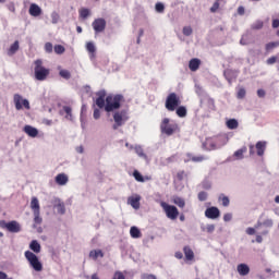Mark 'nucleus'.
<instances>
[{
    "instance_id": "1",
    "label": "nucleus",
    "mask_w": 279,
    "mask_h": 279,
    "mask_svg": "<svg viewBox=\"0 0 279 279\" xmlns=\"http://www.w3.org/2000/svg\"><path fill=\"white\" fill-rule=\"evenodd\" d=\"M125 102V97L123 94H109L106 97V112H114V110H119L121 108V104Z\"/></svg>"
},
{
    "instance_id": "2",
    "label": "nucleus",
    "mask_w": 279,
    "mask_h": 279,
    "mask_svg": "<svg viewBox=\"0 0 279 279\" xmlns=\"http://www.w3.org/2000/svg\"><path fill=\"white\" fill-rule=\"evenodd\" d=\"M34 64H35V68H34L35 80H37V82H45V80L49 77L51 70H49L48 68H45L40 59L35 60Z\"/></svg>"
},
{
    "instance_id": "3",
    "label": "nucleus",
    "mask_w": 279,
    "mask_h": 279,
    "mask_svg": "<svg viewBox=\"0 0 279 279\" xmlns=\"http://www.w3.org/2000/svg\"><path fill=\"white\" fill-rule=\"evenodd\" d=\"M130 120V114L128 113V110L122 109L120 111H116L113 113V130H119L122 125H125V122Z\"/></svg>"
},
{
    "instance_id": "4",
    "label": "nucleus",
    "mask_w": 279,
    "mask_h": 279,
    "mask_svg": "<svg viewBox=\"0 0 279 279\" xmlns=\"http://www.w3.org/2000/svg\"><path fill=\"white\" fill-rule=\"evenodd\" d=\"M160 206H161L162 210L166 213V217L168 219H171V221H175V219H178V217H180V211L178 210V207H175L173 205H169L165 202H161Z\"/></svg>"
},
{
    "instance_id": "5",
    "label": "nucleus",
    "mask_w": 279,
    "mask_h": 279,
    "mask_svg": "<svg viewBox=\"0 0 279 279\" xmlns=\"http://www.w3.org/2000/svg\"><path fill=\"white\" fill-rule=\"evenodd\" d=\"M180 104H182V100H180V96H178L175 93H170L166 98V108L169 110V112L177 110Z\"/></svg>"
},
{
    "instance_id": "6",
    "label": "nucleus",
    "mask_w": 279,
    "mask_h": 279,
    "mask_svg": "<svg viewBox=\"0 0 279 279\" xmlns=\"http://www.w3.org/2000/svg\"><path fill=\"white\" fill-rule=\"evenodd\" d=\"M24 256H25L26 260L29 263L31 267H33V269L35 271L43 270V263H40V259H38V256H36V254H34L31 251H26L24 253Z\"/></svg>"
},
{
    "instance_id": "7",
    "label": "nucleus",
    "mask_w": 279,
    "mask_h": 279,
    "mask_svg": "<svg viewBox=\"0 0 279 279\" xmlns=\"http://www.w3.org/2000/svg\"><path fill=\"white\" fill-rule=\"evenodd\" d=\"M160 130L162 134H166L167 136H172V134H175V132L178 131V124L170 123L169 118H165L160 124Z\"/></svg>"
},
{
    "instance_id": "8",
    "label": "nucleus",
    "mask_w": 279,
    "mask_h": 279,
    "mask_svg": "<svg viewBox=\"0 0 279 279\" xmlns=\"http://www.w3.org/2000/svg\"><path fill=\"white\" fill-rule=\"evenodd\" d=\"M13 101L15 104V110H23L25 108L26 110H29V100L23 98L21 94H15L13 96Z\"/></svg>"
},
{
    "instance_id": "9",
    "label": "nucleus",
    "mask_w": 279,
    "mask_h": 279,
    "mask_svg": "<svg viewBox=\"0 0 279 279\" xmlns=\"http://www.w3.org/2000/svg\"><path fill=\"white\" fill-rule=\"evenodd\" d=\"M92 27L95 34H101L102 32H106V20H104V17L94 20Z\"/></svg>"
},
{
    "instance_id": "10",
    "label": "nucleus",
    "mask_w": 279,
    "mask_h": 279,
    "mask_svg": "<svg viewBox=\"0 0 279 279\" xmlns=\"http://www.w3.org/2000/svg\"><path fill=\"white\" fill-rule=\"evenodd\" d=\"M1 228H7L9 232H21V226L16 221L7 222L4 220L0 221Z\"/></svg>"
},
{
    "instance_id": "11",
    "label": "nucleus",
    "mask_w": 279,
    "mask_h": 279,
    "mask_svg": "<svg viewBox=\"0 0 279 279\" xmlns=\"http://www.w3.org/2000/svg\"><path fill=\"white\" fill-rule=\"evenodd\" d=\"M205 217H207V219H219L221 211L217 207H208L205 210Z\"/></svg>"
},
{
    "instance_id": "12",
    "label": "nucleus",
    "mask_w": 279,
    "mask_h": 279,
    "mask_svg": "<svg viewBox=\"0 0 279 279\" xmlns=\"http://www.w3.org/2000/svg\"><path fill=\"white\" fill-rule=\"evenodd\" d=\"M217 143H218L217 137H207L205 140V142L203 143V146L208 151H213V150L217 149Z\"/></svg>"
},
{
    "instance_id": "13",
    "label": "nucleus",
    "mask_w": 279,
    "mask_h": 279,
    "mask_svg": "<svg viewBox=\"0 0 279 279\" xmlns=\"http://www.w3.org/2000/svg\"><path fill=\"white\" fill-rule=\"evenodd\" d=\"M23 132L27 134V136H31V138H36V136H38V129L29 124L24 126Z\"/></svg>"
},
{
    "instance_id": "14",
    "label": "nucleus",
    "mask_w": 279,
    "mask_h": 279,
    "mask_svg": "<svg viewBox=\"0 0 279 279\" xmlns=\"http://www.w3.org/2000/svg\"><path fill=\"white\" fill-rule=\"evenodd\" d=\"M53 206L54 208H57V211L59 215H64V213H66V207L64 206V202L60 201V198L54 199Z\"/></svg>"
},
{
    "instance_id": "15",
    "label": "nucleus",
    "mask_w": 279,
    "mask_h": 279,
    "mask_svg": "<svg viewBox=\"0 0 279 279\" xmlns=\"http://www.w3.org/2000/svg\"><path fill=\"white\" fill-rule=\"evenodd\" d=\"M28 12L31 16H40V14H43V9H40L38 4L32 3Z\"/></svg>"
},
{
    "instance_id": "16",
    "label": "nucleus",
    "mask_w": 279,
    "mask_h": 279,
    "mask_svg": "<svg viewBox=\"0 0 279 279\" xmlns=\"http://www.w3.org/2000/svg\"><path fill=\"white\" fill-rule=\"evenodd\" d=\"M54 181L59 186H64L69 182V177L65 173H59Z\"/></svg>"
},
{
    "instance_id": "17",
    "label": "nucleus",
    "mask_w": 279,
    "mask_h": 279,
    "mask_svg": "<svg viewBox=\"0 0 279 279\" xmlns=\"http://www.w3.org/2000/svg\"><path fill=\"white\" fill-rule=\"evenodd\" d=\"M183 253L185 256V260H194L195 259V253L193 252V248H191V246H184Z\"/></svg>"
},
{
    "instance_id": "18",
    "label": "nucleus",
    "mask_w": 279,
    "mask_h": 279,
    "mask_svg": "<svg viewBox=\"0 0 279 279\" xmlns=\"http://www.w3.org/2000/svg\"><path fill=\"white\" fill-rule=\"evenodd\" d=\"M255 148L257 149V156H265V149H267V142H257Z\"/></svg>"
},
{
    "instance_id": "19",
    "label": "nucleus",
    "mask_w": 279,
    "mask_h": 279,
    "mask_svg": "<svg viewBox=\"0 0 279 279\" xmlns=\"http://www.w3.org/2000/svg\"><path fill=\"white\" fill-rule=\"evenodd\" d=\"M236 271L241 276H247L250 275V266H247V264H239L236 267Z\"/></svg>"
},
{
    "instance_id": "20",
    "label": "nucleus",
    "mask_w": 279,
    "mask_h": 279,
    "mask_svg": "<svg viewBox=\"0 0 279 279\" xmlns=\"http://www.w3.org/2000/svg\"><path fill=\"white\" fill-rule=\"evenodd\" d=\"M202 64V61L197 58L191 59L190 63H189V69L190 71H197V69H199V65Z\"/></svg>"
},
{
    "instance_id": "21",
    "label": "nucleus",
    "mask_w": 279,
    "mask_h": 279,
    "mask_svg": "<svg viewBox=\"0 0 279 279\" xmlns=\"http://www.w3.org/2000/svg\"><path fill=\"white\" fill-rule=\"evenodd\" d=\"M86 51L89 53L90 58H95V53L97 52V47H95V44L93 41L86 43Z\"/></svg>"
},
{
    "instance_id": "22",
    "label": "nucleus",
    "mask_w": 279,
    "mask_h": 279,
    "mask_svg": "<svg viewBox=\"0 0 279 279\" xmlns=\"http://www.w3.org/2000/svg\"><path fill=\"white\" fill-rule=\"evenodd\" d=\"M133 177L136 180V182H147V181L151 180V177H143V174H141V172H138V170L133 171Z\"/></svg>"
},
{
    "instance_id": "23",
    "label": "nucleus",
    "mask_w": 279,
    "mask_h": 279,
    "mask_svg": "<svg viewBox=\"0 0 279 279\" xmlns=\"http://www.w3.org/2000/svg\"><path fill=\"white\" fill-rule=\"evenodd\" d=\"M221 5H226V0H216L209 11L211 12V14H215V12L219 11V8H221Z\"/></svg>"
},
{
    "instance_id": "24",
    "label": "nucleus",
    "mask_w": 279,
    "mask_h": 279,
    "mask_svg": "<svg viewBox=\"0 0 279 279\" xmlns=\"http://www.w3.org/2000/svg\"><path fill=\"white\" fill-rule=\"evenodd\" d=\"M263 226L265 228H272L274 227V220L271 219H266L263 222L257 221V223L255 225V229L258 230V228H263Z\"/></svg>"
},
{
    "instance_id": "25",
    "label": "nucleus",
    "mask_w": 279,
    "mask_h": 279,
    "mask_svg": "<svg viewBox=\"0 0 279 279\" xmlns=\"http://www.w3.org/2000/svg\"><path fill=\"white\" fill-rule=\"evenodd\" d=\"M236 75H238V72L235 70L228 69L225 71V77L229 83H231L232 80H235Z\"/></svg>"
},
{
    "instance_id": "26",
    "label": "nucleus",
    "mask_w": 279,
    "mask_h": 279,
    "mask_svg": "<svg viewBox=\"0 0 279 279\" xmlns=\"http://www.w3.org/2000/svg\"><path fill=\"white\" fill-rule=\"evenodd\" d=\"M31 208L33 210V214L40 213V203L36 197H33L31 201Z\"/></svg>"
},
{
    "instance_id": "27",
    "label": "nucleus",
    "mask_w": 279,
    "mask_h": 279,
    "mask_svg": "<svg viewBox=\"0 0 279 279\" xmlns=\"http://www.w3.org/2000/svg\"><path fill=\"white\" fill-rule=\"evenodd\" d=\"M129 202L132 208H135V210H138V208H141V196L131 197Z\"/></svg>"
},
{
    "instance_id": "28",
    "label": "nucleus",
    "mask_w": 279,
    "mask_h": 279,
    "mask_svg": "<svg viewBox=\"0 0 279 279\" xmlns=\"http://www.w3.org/2000/svg\"><path fill=\"white\" fill-rule=\"evenodd\" d=\"M29 250H32V252H35V254H40V243H38L36 240H33L29 244Z\"/></svg>"
},
{
    "instance_id": "29",
    "label": "nucleus",
    "mask_w": 279,
    "mask_h": 279,
    "mask_svg": "<svg viewBox=\"0 0 279 279\" xmlns=\"http://www.w3.org/2000/svg\"><path fill=\"white\" fill-rule=\"evenodd\" d=\"M130 234L132 239H141L143 236V233H141V230L137 227H131Z\"/></svg>"
},
{
    "instance_id": "30",
    "label": "nucleus",
    "mask_w": 279,
    "mask_h": 279,
    "mask_svg": "<svg viewBox=\"0 0 279 279\" xmlns=\"http://www.w3.org/2000/svg\"><path fill=\"white\" fill-rule=\"evenodd\" d=\"M173 204H175V206H178L179 208H184V206H186V202L184 201V198L180 197V196H175L172 199Z\"/></svg>"
},
{
    "instance_id": "31",
    "label": "nucleus",
    "mask_w": 279,
    "mask_h": 279,
    "mask_svg": "<svg viewBox=\"0 0 279 279\" xmlns=\"http://www.w3.org/2000/svg\"><path fill=\"white\" fill-rule=\"evenodd\" d=\"M247 153V147L244 146L240 149H238L235 153H234V157L238 159V160H243V154H246Z\"/></svg>"
},
{
    "instance_id": "32",
    "label": "nucleus",
    "mask_w": 279,
    "mask_h": 279,
    "mask_svg": "<svg viewBox=\"0 0 279 279\" xmlns=\"http://www.w3.org/2000/svg\"><path fill=\"white\" fill-rule=\"evenodd\" d=\"M19 40H15L12 46L9 48V51H8V56H14V53H16V51H19Z\"/></svg>"
},
{
    "instance_id": "33",
    "label": "nucleus",
    "mask_w": 279,
    "mask_h": 279,
    "mask_svg": "<svg viewBox=\"0 0 279 279\" xmlns=\"http://www.w3.org/2000/svg\"><path fill=\"white\" fill-rule=\"evenodd\" d=\"M90 258L94 260H97V257L104 258V252L101 250H94L89 253Z\"/></svg>"
},
{
    "instance_id": "34",
    "label": "nucleus",
    "mask_w": 279,
    "mask_h": 279,
    "mask_svg": "<svg viewBox=\"0 0 279 279\" xmlns=\"http://www.w3.org/2000/svg\"><path fill=\"white\" fill-rule=\"evenodd\" d=\"M227 128L229 130H236L239 128V121L236 119H230L227 121Z\"/></svg>"
},
{
    "instance_id": "35",
    "label": "nucleus",
    "mask_w": 279,
    "mask_h": 279,
    "mask_svg": "<svg viewBox=\"0 0 279 279\" xmlns=\"http://www.w3.org/2000/svg\"><path fill=\"white\" fill-rule=\"evenodd\" d=\"M78 14L81 19H87L90 16V10L87 8H82L81 10H78Z\"/></svg>"
},
{
    "instance_id": "36",
    "label": "nucleus",
    "mask_w": 279,
    "mask_h": 279,
    "mask_svg": "<svg viewBox=\"0 0 279 279\" xmlns=\"http://www.w3.org/2000/svg\"><path fill=\"white\" fill-rule=\"evenodd\" d=\"M177 114L181 118L184 119L186 117V107L180 106L177 108Z\"/></svg>"
},
{
    "instance_id": "37",
    "label": "nucleus",
    "mask_w": 279,
    "mask_h": 279,
    "mask_svg": "<svg viewBox=\"0 0 279 279\" xmlns=\"http://www.w3.org/2000/svg\"><path fill=\"white\" fill-rule=\"evenodd\" d=\"M102 95L96 99V106H98V108H106V99Z\"/></svg>"
},
{
    "instance_id": "38",
    "label": "nucleus",
    "mask_w": 279,
    "mask_h": 279,
    "mask_svg": "<svg viewBox=\"0 0 279 279\" xmlns=\"http://www.w3.org/2000/svg\"><path fill=\"white\" fill-rule=\"evenodd\" d=\"M276 47H279V41H271L266 44V51H274Z\"/></svg>"
},
{
    "instance_id": "39",
    "label": "nucleus",
    "mask_w": 279,
    "mask_h": 279,
    "mask_svg": "<svg viewBox=\"0 0 279 279\" xmlns=\"http://www.w3.org/2000/svg\"><path fill=\"white\" fill-rule=\"evenodd\" d=\"M59 75L63 77V80H71V72L69 70H60Z\"/></svg>"
},
{
    "instance_id": "40",
    "label": "nucleus",
    "mask_w": 279,
    "mask_h": 279,
    "mask_svg": "<svg viewBox=\"0 0 279 279\" xmlns=\"http://www.w3.org/2000/svg\"><path fill=\"white\" fill-rule=\"evenodd\" d=\"M64 51H66V48H64V46H62V45L54 46V53H57V56H62V53H64Z\"/></svg>"
},
{
    "instance_id": "41",
    "label": "nucleus",
    "mask_w": 279,
    "mask_h": 279,
    "mask_svg": "<svg viewBox=\"0 0 279 279\" xmlns=\"http://www.w3.org/2000/svg\"><path fill=\"white\" fill-rule=\"evenodd\" d=\"M34 215V223L40 226L43 223V218L40 217V211H36Z\"/></svg>"
},
{
    "instance_id": "42",
    "label": "nucleus",
    "mask_w": 279,
    "mask_h": 279,
    "mask_svg": "<svg viewBox=\"0 0 279 279\" xmlns=\"http://www.w3.org/2000/svg\"><path fill=\"white\" fill-rule=\"evenodd\" d=\"M63 110L66 114L65 119H70V120L73 119V109H71V107L65 106L63 107Z\"/></svg>"
},
{
    "instance_id": "43",
    "label": "nucleus",
    "mask_w": 279,
    "mask_h": 279,
    "mask_svg": "<svg viewBox=\"0 0 279 279\" xmlns=\"http://www.w3.org/2000/svg\"><path fill=\"white\" fill-rule=\"evenodd\" d=\"M155 10L159 14H162V12H165V4L162 2H157L155 5Z\"/></svg>"
},
{
    "instance_id": "44",
    "label": "nucleus",
    "mask_w": 279,
    "mask_h": 279,
    "mask_svg": "<svg viewBox=\"0 0 279 279\" xmlns=\"http://www.w3.org/2000/svg\"><path fill=\"white\" fill-rule=\"evenodd\" d=\"M192 162H204L206 160V157L199 155V156H192L191 157Z\"/></svg>"
},
{
    "instance_id": "45",
    "label": "nucleus",
    "mask_w": 279,
    "mask_h": 279,
    "mask_svg": "<svg viewBox=\"0 0 279 279\" xmlns=\"http://www.w3.org/2000/svg\"><path fill=\"white\" fill-rule=\"evenodd\" d=\"M203 232H208V234H213L215 232V225H207L203 228Z\"/></svg>"
},
{
    "instance_id": "46",
    "label": "nucleus",
    "mask_w": 279,
    "mask_h": 279,
    "mask_svg": "<svg viewBox=\"0 0 279 279\" xmlns=\"http://www.w3.org/2000/svg\"><path fill=\"white\" fill-rule=\"evenodd\" d=\"M45 51H46V53H53V44L46 43L45 44Z\"/></svg>"
},
{
    "instance_id": "47",
    "label": "nucleus",
    "mask_w": 279,
    "mask_h": 279,
    "mask_svg": "<svg viewBox=\"0 0 279 279\" xmlns=\"http://www.w3.org/2000/svg\"><path fill=\"white\" fill-rule=\"evenodd\" d=\"M263 26H264L263 21L258 20V21H256V22L253 24L252 28H253V29H263Z\"/></svg>"
},
{
    "instance_id": "48",
    "label": "nucleus",
    "mask_w": 279,
    "mask_h": 279,
    "mask_svg": "<svg viewBox=\"0 0 279 279\" xmlns=\"http://www.w3.org/2000/svg\"><path fill=\"white\" fill-rule=\"evenodd\" d=\"M193 34V28L191 26H184L183 27V35L184 36H191Z\"/></svg>"
},
{
    "instance_id": "49",
    "label": "nucleus",
    "mask_w": 279,
    "mask_h": 279,
    "mask_svg": "<svg viewBox=\"0 0 279 279\" xmlns=\"http://www.w3.org/2000/svg\"><path fill=\"white\" fill-rule=\"evenodd\" d=\"M198 199H199V202H206V199H208V193L199 192L198 193Z\"/></svg>"
},
{
    "instance_id": "50",
    "label": "nucleus",
    "mask_w": 279,
    "mask_h": 279,
    "mask_svg": "<svg viewBox=\"0 0 279 279\" xmlns=\"http://www.w3.org/2000/svg\"><path fill=\"white\" fill-rule=\"evenodd\" d=\"M245 95H246L245 88L242 87L238 90L236 97L238 99H244Z\"/></svg>"
},
{
    "instance_id": "51",
    "label": "nucleus",
    "mask_w": 279,
    "mask_h": 279,
    "mask_svg": "<svg viewBox=\"0 0 279 279\" xmlns=\"http://www.w3.org/2000/svg\"><path fill=\"white\" fill-rule=\"evenodd\" d=\"M221 202H222V206H225V207L230 206V198L228 196H223L221 198Z\"/></svg>"
},
{
    "instance_id": "52",
    "label": "nucleus",
    "mask_w": 279,
    "mask_h": 279,
    "mask_svg": "<svg viewBox=\"0 0 279 279\" xmlns=\"http://www.w3.org/2000/svg\"><path fill=\"white\" fill-rule=\"evenodd\" d=\"M185 177H186V172H184V170L179 171V172L177 173V178H178V180H180V181L184 180Z\"/></svg>"
},
{
    "instance_id": "53",
    "label": "nucleus",
    "mask_w": 279,
    "mask_h": 279,
    "mask_svg": "<svg viewBox=\"0 0 279 279\" xmlns=\"http://www.w3.org/2000/svg\"><path fill=\"white\" fill-rule=\"evenodd\" d=\"M236 13L239 14V16H243L245 14V7L240 5L236 10Z\"/></svg>"
},
{
    "instance_id": "54",
    "label": "nucleus",
    "mask_w": 279,
    "mask_h": 279,
    "mask_svg": "<svg viewBox=\"0 0 279 279\" xmlns=\"http://www.w3.org/2000/svg\"><path fill=\"white\" fill-rule=\"evenodd\" d=\"M278 61V57H270L267 59V64H276V62Z\"/></svg>"
},
{
    "instance_id": "55",
    "label": "nucleus",
    "mask_w": 279,
    "mask_h": 279,
    "mask_svg": "<svg viewBox=\"0 0 279 279\" xmlns=\"http://www.w3.org/2000/svg\"><path fill=\"white\" fill-rule=\"evenodd\" d=\"M246 234H248L250 236L256 234V229L252 228V227H248L246 229Z\"/></svg>"
},
{
    "instance_id": "56",
    "label": "nucleus",
    "mask_w": 279,
    "mask_h": 279,
    "mask_svg": "<svg viewBox=\"0 0 279 279\" xmlns=\"http://www.w3.org/2000/svg\"><path fill=\"white\" fill-rule=\"evenodd\" d=\"M101 117V111L99 109L94 110V119H99Z\"/></svg>"
},
{
    "instance_id": "57",
    "label": "nucleus",
    "mask_w": 279,
    "mask_h": 279,
    "mask_svg": "<svg viewBox=\"0 0 279 279\" xmlns=\"http://www.w3.org/2000/svg\"><path fill=\"white\" fill-rule=\"evenodd\" d=\"M223 221H232V214H225Z\"/></svg>"
},
{
    "instance_id": "58",
    "label": "nucleus",
    "mask_w": 279,
    "mask_h": 279,
    "mask_svg": "<svg viewBox=\"0 0 279 279\" xmlns=\"http://www.w3.org/2000/svg\"><path fill=\"white\" fill-rule=\"evenodd\" d=\"M135 151H136V154L138 155V156H141V158H143V157H145V153H143V148H136L135 149Z\"/></svg>"
},
{
    "instance_id": "59",
    "label": "nucleus",
    "mask_w": 279,
    "mask_h": 279,
    "mask_svg": "<svg viewBox=\"0 0 279 279\" xmlns=\"http://www.w3.org/2000/svg\"><path fill=\"white\" fill-rule=\"evenodd\" d=\"M174 256L175 258H178V260H182V258H184V255L182 254V252H175Z\"/></svg>"
},
{
    "instance_id": "60",
    "label": "nucleus",
    "mask_w": 279,
    "mask_h": 279,
    "mask_svg": "<svg viewBox=\"0 0 279 279\" xmlns=\"http://www.w3.org/2000/svg\"><path fill=\"white\" fill-rule=\"evenodd\" d=\"M265 95H266L265 89H258L257 90V97L263 98V97H265Z\"/></svg>"
},
{
    "instance_id": "61",
    "label": "nucleus",
    "mask_w": 279,
    "mask_h": 279,
    "mask_svg": "<svg viewBox=\"0 0 279 279\" xmlns=\"http://www.w3.org/2000/svg\"><path fill=\"white\" fill-rule=\"evenodd\" d=\"M278 26H279V20H272L274 29H277Z\"/></svg>"
},
{
    "instance_id": "62",
    "label": "nucleus",
    "mask_w": 279,
    "mask_h": 279,
    "mask_svg": "<svg viewBox=\"0 0 279 279\" xmlns=\"http://www.w3.org/2000/svg\"><path fill=\"white\" fill-rule=\"evenodd\" d=\"M0 279H8V275L3 271H0Z\"/></svg>"
},
{
    "instance_id": "63",
    "label": "nucleus",
    "mask_w": 279,
    "mask_h": 279,
    "mask_svg": "<svg viewBox=\"0 0 279 279\" xmlns=\"http://www.w3.org/2000/svg\"><path fill=\"white\" fill-rule=\"evenodd\" d=\"M250 156H254V145H250Z\"/></svg>"
},
{
    "instance_id": "64",
    "label": "nucleus",
    "mask_w": 279,
    "mask_h": 279,
    "mask_svg": "<svg viewBox=\"0 0 279 279\" xmlns=\"http://www.w3.org/2000/svg\"><path fill=\"white\" fill-rule=\"evenodd\" d=\"M146 279H157L155 275H146Z\"/></svg>"
}]
</instances>
